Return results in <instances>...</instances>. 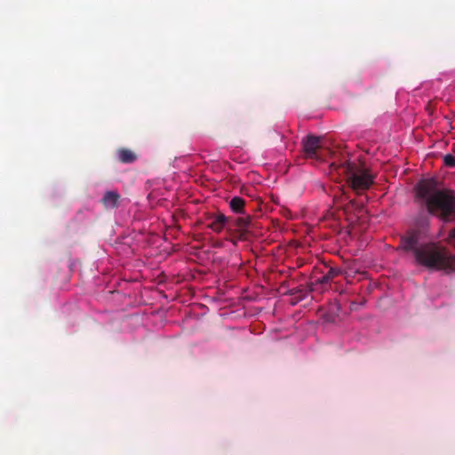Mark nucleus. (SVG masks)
Listing matches in <instances>:
<instances>
[{
	"instance_id": "4",
	"label": "nucleus",
	"mask_w": 455,
	"mask_h": 455,
	"mask_svg": "<svg viewBox=\"0 0 455 455\" xmlns=\"http://www.w3.org/2000/svg\"><path fill=\"white\" fill-rule=\"evenodd\" d=\"M322 137L313 134H308L307 137L302 139L301 144L303 151L307 158H317V151L322 148Z\"/></svg>"
},
{
	"instance_id": "7",
	"label": "nucleus",
	"mask_w": 455,
	"mask_h": 455,
	"mask_svg": "<svg viewBox=\"0 0 455 455\" xmlns=\"http://www.w3.org/2000/svg\"><path fill=\"white\" fill-rule=\"evenodd\" d=\"M120 195L116 191H107L101 198V203L106 209H114L118 206Z\"/></svg>"
},
{
	"instance_id": "14",
	"label": "nucleus",
	"mask_w": 455,
	"mask_h": 455,
	"mask_svg": "<svg viewBox=\"0 0 455 455\" xmlns=\"http://www.w3.org/2000/svg\"><path fill=\"white\" fill-rule=\"evenodd\" d=\"M315 282L320 284H327V283H331V279H327V275L325 274L321 278L317 279Z\"/></svg>"
},
{
	"instance_id": "2",
	"label": "nucleus",
	"mask_w": 455,
	"mask_h": 455,
	"mask_svg": "<svg viewBox=\"0 0 455 455\" xmlns=\"http://www.w3.org/2000/svg\"><path fill=\"white\" fill-rule=\"evenodd\" d=\"M416 194L430 214H438L443 220L455 217V191L438 189L434 180H424L418 183Z\"/></svg>"
},
{
	"instance_id": "11",
	"label": "nucleus",
	"mask_w": 455,
	"mask_h": 455,
	"mask_svg": "<svg viewBox=\"0 0 455 455\" xmlns=\"http://www.w3.org/2000/svg\"><path fill=\"white\" fill-rule=\"evenodd\" d=\"M443 163L445 164V166L447 167H450V168H454L455 167V156H452V155H445L443 156Z\"/></svg>"
},
{
	"instance_id": "1",
	"label": "nucleus",
	"mask_w": 455,
	"mask_h": 455,
	"mask_svg": "<svg viewBox=\"0 0 455 455\" xmlns=\"http://www.w3.org/2000/svg\"><path fill=\"white\" fill-rule=\"evenodd\" d=\"M403 247L411 251L417 265L431 270L455 271V256L435 243H419L417 233H411L402 240Z\"/></svg>"
},
{
	"instance_id": "6",
	"label": "nucleus",
	"mask_w": 455,
	"mask_h": 455,
	"mask_svg": "<svg viewBox=\"0 0 455 455\" xmlns=\"http://www.w3.org/2000/svg\"><path fill=\"white\" fill-rule=\"evenodd\" d=\"M251 219L249 215L237 217L235 219H231L230 221V229L232 228H236V230L239 231L240 240L246 239L247 229L251 225Z\"/></svg>"
},
{
	"instance_id": "9",
	"label": "nucleus",
	"mask_w": 455,
	"mask_h": 455,
	"mask_svg": "<svg viewBox=\"0 0 455 455\" xmlns=\"http://www.w3.org/2000/svg\"><path fill=\"white\" fill-rule=\"evenodd\" d=\"M117 155L119 161L124 164L133 163L137 158L135 153L128 148L118 149Z\"/></svg>"
},
{
	"instance_id": "16",
	"label": "nucleus",
	"mask_w": 455,
	"mask_h": 455,
	"mask_svg": "<svg viewBox=\"0 0 455 455\" xmlns=\"http://www.w3.org/2000/svg\"><path fill=\"white\" fill-rule=\"evenodd\" d=\"M343 196H345V194H344V193H342V195H341V196H339V200L340 201V203H342V198H343ZM334 200H335L336 204H338V197H337V196H334Z\"/></svg>"
},
{
	"instance_id": "13",
	"label": "nucleus",
	"mask_w": 455,
	"mask_h": 455,
	"mask_svg": "<svg viewBox=\"0 0 455 455\" xmlns=\"http://www.w3.org/2000/svg\"><path fill=\"white\" fill-rule=\"evenodd\" d=\"M230 235H231V238H230L231 243L234 245H237L238 241H241L240 239H238V237H239V231H237L235 229V230L231 232Z\"/></svg>"
},
{
	"instance_id": "15",
	"label": "nucleus",
	"mask_w": 455,
	"mask_h": 455,
	"mask_svg": "<svg viewBox=\"0 0 455 455\" xmlns=\"http://www.w3.org/2000/svg\"><path fill=\"white\" fill-rule=\"evenodd\" d=\"M450 238L451 239V242L455 244V228L451 230Z\"/></svg>"
},
{
	"instance_id": "10",
	"label": "nucleus",
	"mask_w": 455,
	"mask_h": 455,
	"mask_svg": "<svg viewBox=\"0 0 455 455\" xmlns=\"http://www.w3.org/2000/svg\"><path fill=\"white\" fill-rule=\"evenodd\" d=\"M245 201L242 197L235 196L229 202L230 209L235 213H243Z\"/></svg>"
},
{
	"instance_id": "12",
	"label": "nucleus",
	"mask_w": 455,
	"mask_h": 455,
	"mask_svg": "<svg viewBox=\"0 0 455 455\" xmlns=\"http://www.w3.org/2000/svg\"><path fill=\"white\" fill-rule=\"evenodd\" d=\"M341 274V270L339 268L330 267L327 275V279H331L332 281L336 276L339 275Z\"/></svg>"
},
{
	"instance_id": "3",
	"label": "nucleus",
	"mask_w": 455,
	"mask_h": 455,
	"mask_svg": "<svg viewBox=\"0 0 455 455\" xmlns=\"http://www.w3.org/2000/svg\"><path fill=\"white\" fill-rule=\"evenodd\" d=\"M331 167L336 171L341 170L347 182L356 193L367 190L373 183V176L365 167L356 165L347 161L340 164L333 162L331 164Z\"/></svg>"
},
{
	"instance_id": "5",
	"label": "nucleus",
	"mask_w": 455,
	"mask_h": 455,
	"mask_svg": "<svg viewBox=\"0 0 455 455\" xmlns=\"http://www.w3.org/2000/svg\"><path fill=\"white\" fill-rule=\"evenodd\" d=\"M210 222L208 223L207 227L211 228L215 233H220L224 228H228L229 231L230 229V221L231 219L226 217L223 213H216L212 215L209 218Z\"/></svg>"
},
{
	"instance_id": "8",
	"label": "nucleus",
	"mask_w": 455,
	"mask_h": 455,
	"mask_svg": "<svg viewBox=\"0 0 455 455\" xmlns=\"http://www.w3.org/2000/svg\"><path fill=\"white\" fill-rule=\"evenodd\" d=\"M346 214H356L363 211V204L356 202L355 200H349L347 204L341 206Z\"/></svg>"
}]
</instances>
